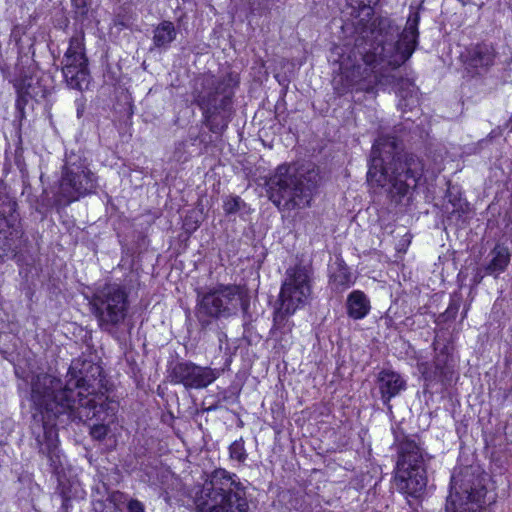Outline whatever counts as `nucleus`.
Instances as JSON below:
<instances>
[{"label": "nucleus", "instance_id": "obj_11", "mask_svg": "<svg viewBox=\"0 0 512 512\" xmlns=\"http://www.w3.org/2000/svg\"><path fill=\"white\" fill-rule=\"evenodd\" d=\"M96 188L97 179L88 168L86 160L76 153L67 154L59 180L58 201L71 203L94 193Z\"/></svg>", "mask_w": 512, "mask_h": 512}, {"label": "nucleus", "instance_id": "obj_20", "mask_svg": "<svg viewBox=\"0 0 512 512\" xmlns=\"http://www.w3.org/2000/svg\"><path fill=\"white\" fill-rule=\"evenodd\" d=\"M176 38V30L171 21H162L153 31L155 48L166 50Z\"/></svg>", "mask_w": 512, "mask_h": 512}, {"label": "nucleus", "instance_id": "obj_23", "mask_svg": "<svg viewBox=\"0 0 512 512\" xmlns=\"http://www.w3.org/2000/svg\"><path fill=\"white\" fill-rule=\"evenodd\" d=\"M380 0H347L348 5L358 12H364L366 16H371L373 13V7L378 4Z\"/></svg>", "mask_w": 512, "mask_h": 512}, {"label": "nucleus", "instance_id": "obj_29", "mask_svg": "<svg viewBox=\"0 0 512 512\" xmlns=\"http://www.w3.org/2000/svg\"><path fill=\"white\" fill-rule=\"evenodd\" d=\"M486 275L485 273V270H484V266L483 267H479L476 269L473 277H472V287H476L477 285H479L481 283V281L483 280L484 276Z\"/></svg>", "mask_w": 512, "mask_h": 512}, {"label": "nucleus", "instance_id": "obj_28", "mask_svg": "<svg viewBox=\"0 0 512 512\" xmlns=\"http://www.w3.org/2000/svg\"><path fill=\"white\" fill-rule=\"evenodd\" d=\"M127 508L129 512H145L144 505L136 499H131L128 501Z\"/></svg>", "mask_w": 512, "mask_h": 512}, {"label": "nucleus", "instance_id": "obj_1", "mask_svg": "<svg viewBox=\"0 0 512 512\" xmlns=\"http://www.w3.org/2000/svg\"><path fill=\"white\" fill-rule=\"evenodd\" d=\"M419 14L412 13L401 34L388 18H376L367 29H363L350 43L335 46L333 54L338 56L339 70L358 90L374 92L378 86H399L403 101L400 107L414 105V86L398 75L397 69L408 60L415 50L418 38Z\"/></svg>", "mask_w": 512, "mask_h": 512}, {"label": "nucleus", "instance_id": "obj_21", "mask_svg": "<svg viewBox=\"0 0 512 512\" xmlns=\"http://www.w3.org/2000/svg\"><path fill=\"white\" fill-rule=\"evenodd\" d=\"M335 265L331 268L330 283L333 289L342 291L353 284L352 275L343 261H337Z\"/></svg>", "mask_w": 512, "mask_h": 512}, {"label": "nucleus", "instance_id": "obj_5", "mask_svg": "<svg viewBox=\"0 0 512 512\" xmlns=\"http://www.w3.org/2000/svg\"><path fill=\"white\" fill-rule=\"evenodd\" d=\"M236 84L231 75L218 78L211 74H203L194 82L193 102L202 111L203 123L214 134H222L228 127Z\"/></svg>", "mask_w": 512, "mask_h": 512}, {"label": "nucleus", "instance_id": "obj_9", "mask_svg": "<svg viewBox=\"0 0 512 512\" xmlns=\"http://www.w3.org/2000/svg\"><path fill=\"white\" fill-rule=\"evenodd\" d=\"M128 291L117 283H108L96 289L90 304L101 330L113 333L124 322L129 311Z\"/></svg>", "mask_w": 512, "mask_h": 512}, {"label": "nucleus", "instance_id": "obj_25", "mask_svg": "<svg viewBox=\"0 0 512 512\" xmlns=\"http://www.w3.org/2000/svg\"><path fill=\"white\" fill-rule=\"evenodd\" d=\"M243 204L239 196L229 197L224 201L223 209L226 214H233L238 212Z\"/></svg>", "mask_w": 512, "mask_h": 512}, {"label": "nucleus", "instance_id": "obj_12", "mask_svg": "<svg viewBox=\"0 0 512 512\" xmlns=\"http://www.w3.org/2000/svg\"><path fill=\"white\" fill-rule=\"evenodd\" d=\"M311 294L309 276L305 268L296 267L287 271V278L282 284L279 306L274 312V326L283 323L287 316L304 305Z\"/></svg>", "mask_w": 512, "mask_h": 512}, {"label": "nucleus", "instance_id": "obj_13", "mask_svg": "<svg viewBox=\"0 0 512 512\" xmlns=\"http://www.w3.org/2000/svg\"><path fill=\"white\" fill-rule=\"evenodd\" d=\"M84 50L83 37L74 36L62 59V73L72 89L83 90L89 84L88 60Z\"/></svg>", "mask_w": 512, "mask_h": 512}, {"label": "nucleus", "instance_id": "obj_4", "mask_svg": "<svg viewBox=\"0 0 512 512\" xmlns=\"http://www.w3.org/2000/svg\"><path fill=\"white\" fill-rule=\"evenodd\" d=\"M320 180L319 168L310 162L297 165L281 164L266 180L269 200L280 210H292L310 205Z\"/></svg>", "mask_w": 512, "mask_h": 512}, {"label": "nucleus", "instance_id": "obj_26", "mask_svg": "<svg viewBox=\"0 0 512 512\" xmlns=\"http://www.w3.org/2000/svg\"><path fill=\"white\" fill-rule=\"evenodd\" d=\"M107 501L115 507L116 512L128 501V497L123 492L113 491L107 496Z\"/></svg>", "mask_w": 512, "mask_h": 512}, {"label": "nucleus", "instance_id": "obj_33", "mask_svg": "<svg viewBox=\"0 0 512 512\" xmlns=\"http://www.w3.org/2000/svg\"><path fill=\"white\" fill-rule=\"evenodd\" d=\"M245 2H247L245 5H247V8L252 11L253 10V2L252 0H245Z\"/></svg>", "mask_w": 512, "mask_h": 512}, {"label": "nucleus", "instance_id": "obj_2", "mask_svg": "<svg viewBox=\"0 0 512 512\" xmlns=\"http://www.w3.org/2000/svg\"><path fill=\"white\" fill-rule=\"evenodd\" d=\"M80 360L72 361L65 384L52 375L42 373L31 381V401L36 411L41 414V425L32 427L36 435L39 453L45 455L50 465L57 468L61 464L58 449V433L55 420L61 415L68 419L92 421L90 427L93 439L102 440L109 431V424L114 421L118 408L115 401L109 400L104 393H92L81 366Z\"/></svg>", "mask_w": 512, "mask_h": 512}, {"label": "nucleus", "instance_id": "obj_24", "mask_svg": "<svg viewBox=\"0 0 512 512\" xmlns=\"http://www.w3.org/2000/svg\"><path fill=\"white\" fill-rule=\"evenodd\" d=\"M230 458L240 463L244 462L247 458V453L244 447L242 438L234 441L229 447Z\"/></svg>", "mask_w": 512, "mask_h": 512}, {"label": "nucleus", "instance_id": "obj_32", "mask_svg": "<svg viewBox=\"0 0 512 512\" xmlns=\"http://www.w3.org/2000/svg\"><path fill=\"white\" fill-rule=\"evenodd\" d=\"M467 3H472V4H474V5L481 6V5H483L484 0H481L480 2L472 1V0H468L467 2H464V4H467Z\"/></svg>", "mask_w": 512, "mask_h": 512}, {"label": "nucleus", "instance_id": "obj_34", "mask_svg": "<svg viewBox=\"0 0 512 512\" xmlns=\"http://www.w3.org/2000/svg\"><path fill=\"white\" fill-rule=\"evenodd\" d=\"M8 206H9V211L11 212V211H14V210H15V206H16V204H15V203H11V202H9V203H8Z\"/></svg>", "mask_w": 512, "mask_h": 512}, {"label": "nucleus", "instance_id": "obj_7", "mask_svg": "<svg viewBox=\"0 0 512 512\" xmlns=\"http://www.w3.org/2000/svg\"><path fill=\"white\" fill-rule=\"evenodd\" d=\"M486 477L472 467H465L451 478L446 509L453 512H491L486 502Z\"/></svg>", "mask_w": 512, "mask_h": 512}, {"label": "nucleus", "instance_id": "obj_16", "mask_svg": "<svg viewBox=\"0 0 512 512\" xmlns=\"http://www.w3.org/2000/svg\"><path fill=\"white\" fill-rule=\"evenodd\" d=\"M17 217L11 213L7 218L0 211V247L4 252L14 251L22 233L16 225Z\"/></svg>", "mask_w": 512, "mask_h": 512}, {"label": "nucleus", "instance_id": "obj_36", "mask_svg": "<svg viewBox=\"0 0 512 512\" xmlns=\"http://www.w3.org/2000/svg\"><path fill=\"white\" fill-rule=\"evenodd\" d=\"M234 2H236V0H233Z\"/></svg>", "mask_w": 512, "mask_h": 512}, {"label": "nucleus", "instance_id": "obj_22", "mask_svg": "<svg viewBox=\"0 0 512 512\" xmlns=\"http://www.w3.org/2000/svg\"><path fill=\"white\" fill-rule=\"evenodd\" d=\"M461 303H462L461 295L458 293L452 294L451 298H450L449 306L447 307L445 312L442 313L441 315H439V317H438L439 322H446V321L455 319V317L459 311V308L461 306Z\"/></svg>", "mask_w": 512, "mask_h": 512}, {"label": "nucleus", "instance_id": "obj_17", "mask_svg": "<svg viewBox=\"0 0 512 512\" xmlns=\"http://www.w3.org/2000/svg\"><path fill=\"white\" fill-rule=\"evenodd\" d=\"M378 386L384 404L405 388V381L401 376L392 371H382L378 376Z\"/></svg>", "mask_w": 512, "mask_h": 512}, {"label": "nucleus", "instance_id": "obj_35", "mask_svg": "<svg viewBox=\"0 0 512 512\" xmlns=\"http://www.w3.org/2000/svg\"><path fill=\"white\" fill-rule=\"evenodd\" d=\"M33 418H34V420H35V421H38V420H37V414H34V415H33Z\"/></svg>", "mask_w": 512, "mask_h": 512}, {"label": "nucleus", "instance_id": "obj_10", "mask_svg": "<svg viewBox=\"0 0 512 512\" xmlns=\"http://www.w3.org/2000/svg\"><path fill=\"white\" fill-rule=\"evenodd\" d=\"M396 484L408 495L418 497L427 486V474L422 450L413 441L403 440L399 444Z\"/></svg>", "mask_w": 512, "mask_h": 512}, {"label": "nucleus", "instance_id": "obj_18", "mask_svg": "<svg viewBox=\"0 0 512 512\" xmlns=\"http://www.w3.org/2000/svg\"><path fill=\"white\" fill-rule=\"evenodd\" d=\"M489 256L491 259L489 263L484 266L487 275L497 276L506 269L510 262V252L504 245H496Z\"/></svg>", "mask_w": 512, "mask_h": 512}, {"label": "nucleus", "instance_id": "obj_14", "mask_svg": "<svg viewBox=\"0 0 512 512\" xmlns=\"http://www.w3.org/2000/svg\"><path fill=\"white\" fill-rule=\"evenodd\" d=\"M219 376L217 370L196 365L190 361L175 363L169 370L170 382L182 384L186 389H203Z\"/></svg>", "mask_w": 512, "mask_h": 512}, {"label": "nucleus", "instance_id": "obj_15", "mask_svg": "<svg viewBox=\"0 0 512 512\" xmlns=\"http://www.w3.org/2000/svg\"><path fill=\"white\" fill-rule=\"evenodd\" d=\"M465 70L472 76L486 73L493 65L495 50L491 45L478 43L467 47L461 53Z\"/></svg>", "mask_w": 512, "mask_h": 512}, {"label": "nucleus", "instance_id": "obj_8", "mask_svg": "<svg viewBox=\"0 0 512 512\" xmlns=\"http://www.w3.org/2000/svg\"><path fill=\"white\" fill-rule=\"evenodd\" d=\"M241 308H249V295L244 287L238 285H221L205 293L198 301L196 317L202 327H207L212 318H227Z\"/></svg>", "mask_w": 512, "mask_h": 512}, {"label": "nucleus", "instance_id": "obj_27", "mask_svg": "<svg viewBox=\"0 0 512 512\" xmlns=\"http://www.w3.org/2000/svg\"><path fill=\"white\" fill-rule=\"evenodd\" d=\"M92 505L94 512H115V507L107 501V498L105 500L96 499Z\"/></svg>", "mask_w": 512, "mask_h": 512}, {"label": "nucleus", "instance_id": "obj_3", "mask_svg": "<svg viewBox=\"0 0 512 512\" xmlns=\"http://www.w3.org/2000/svg\"><path fill=\"white\" fill-rule=\"evenodd\" d=\"M423 173L421 160L401 150L393 136H380L371 150L367 181L384 189L395 207L409 205L412 193Z\"/></svg>", "mask_w": 512, "mask_h": 512}, {"label": "nucleus", "instance_id": "obj_6", "mask_svg": "<svg viewBox=\"0 0 512 512\" xmlns=\"http://www.w3.org/2000/svg\"><path fill=\"white\" fill-rule=\"evenodd\" d=\"M246 487L236 474L216 469L194 495L196 512H248Z\"/></svg>", "mask_w": 512, "mask_h": 512}, {"label": "nucleus", "instance_id": "obj_19", "mask_svg": "<svg viewBox=\"0 0 512 512\" xmlns=\"http://www.w3.org/2000/svg\"><path fill=\"white\" fill-rule=\"evenodd\" d=\"M346 306L349 317L355 320L364 318L370 311V301L360 290L348 295Z\"/></svg>", "mask_w": 512, "mask_h": 512}, {"label": "nucleus", "instance_id": "obj_30", "mask_svg": "<svg viewBox=\"0 0 512 512\" xmlns=\"http://www.w3.org/2000/svg\"><path fill=\"white\" fill-rule=\"evenodd\" d=\"M72 1V4L73 6L75 7V9L77 10V12L79 14H86L87 12V7H88V2L87 0H71Z\"/></svg>", "mask_w": 512, "mask_h": 512}, {"label": "nucleus", "instance_id": "obj_31", "mask_svg": "<svg viewBox=\"0 0 512 512\" xmlns=\"http://www.w3.org/2000/svg\"><path fill=\"white\" fill-rule=\"evenodd\" d=\"M77 104V117L80 118L84 113V104L82 102H76Z\"/></svg>", "mask_w": 512, "mask_h": 512}]
</instances>
